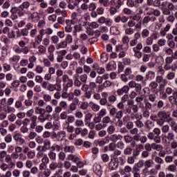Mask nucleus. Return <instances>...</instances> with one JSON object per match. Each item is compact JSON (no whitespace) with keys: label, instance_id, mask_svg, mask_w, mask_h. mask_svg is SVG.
Listing matches in <instances>:
<instances>
[{"label":"nucleus","instance_id":"6","mask_svg":"<svg viewBox=\"0 0 177 177\" xmlns=\"http://www.w3.org/2000/svg\"><path fill=\"white\" fill-rule=\"evenodd\" d=\"M156 82L158 84H160L159 85V91H160V92H161V88H165V86H167V85L168 84V80L164 79V77L161 75H158L156 77ZM161 82H162V84H161Z\"/></svg>","mask_w":177,"mask_h":177},{"label":"nucleus","instance_id":"62","mask_svg":"<svg viewBox=\"0 0 177 177\" xmlns=\"http://www.w3.org/2000/svg\"><path fill=\"white\" fill-rule=\"evenodd\" d=\"M88 35L86 33H81L80 35V39L84 42L86 40H88Z\"/></svg>","mask_w":177,"mask_h":177},{"label":"nucleus","instance_id":"27","mask_svg":"<svg viewBox=\"0 0 177 177\" xmlns=\"http://www.w3.org/2000/svg\"><path fill=\"white\" fill-rule=\"evenodd\" d=\"M51 171L49 169L38 173V177H50Z\"/></svg>","mask_w":177,"mask_h":177},{"label":"nucleus","instance_id":"36","mask_svg":"<svg viewBox=\"0 0 177 177\" xmlns=\"http://www.w3.org/2000/svg\"><path fill=\"white\" fill-rule=\"evenodd\" d=\"M37 134L35 131H30L29 134L25 137L26 140H34L35 138H37Z\"/></svg>","mask_w":177,"mask_h":177},{"label":"nucleus","instance_id":"5","mask_svg":"<svg viewBox=\"0 0 177 177\" xmlns=\"http://www.w3.org/2000/svg\"><path fill=\"white\" fill-rule=\"evenodd\" d=\"M173 88L174 87L172 86H167L166 87L165 91H160V99H162V100H167V99H168V96H171V95H172Z\"/></svg>","mask_w":177,"mask_h":177},{"label":"nucleus","instance_id":"29","mask_svg":"<svg viewBox=\"0 0 177 177\" xmlns=\"http://www.w3.org/2000/svg\"><path fill=\"white\" fill-rule=\"evenodd\" d=\"M46 116L45 118V115H39L37 117L38 121L40 122L41 124H44V122H45V121H46V120H49V118H50V114H46Z\"/></svg>","mask_w":177,"mask_h":177},{"label":"nucleus","instance_id":"4","mask_svg":"<svg viewBox=\"0 0 177 177\" xmlns=\"http://www.w3.org/2000/svg\"><path fill=\"white\" fill-rule=\"evenodd\" d=\"M109 115L111 117H115L117 120H121L124 115V112L122 111H119L115 106H112L111 109H109Z\"/></svg>","mask_w":177,"mask_h":177},{"label":"nucleus","instance_id":"16","mask_svg":"<svg viewBox=\"0 0 177 177\" xmlns=\"http://www.w3.org/2000/svg\"><path fill=\"white\" fill-rule=\"evenodd\" d=\"M15 102V98L10 97L8 99L7 101V106L8 109V113H15L16 111V109L10 106H12V103Z\"/></svg>","mask_w":177,"mask_h":177},{"label":"nucleus","instance_id":"49","mask_svg":"<svg viewBox=\"0 0 177 177\" xmlns=\"http://www.w3.org/2000/svg\"><path fill=\"white\" fill-rule=\"evenodd\" d=\"M150 35V31L148 29H143L141 32L142 38H147Z\"/></svg>","mask_w":177,"mask_h":177},{"label":"nucleus","instance_id":"42","mask_svg":"<svg viewBox=\"0 0 177 177\" xmlns=\"http://www.w3.org/2000/svg\"><path fill=\"white\" fill-rule=\"evenodd\" d=\"M20 60V55H13L9 59L10 63H19V61Z\"/></svg>","mask_w":177,"mask_h":177},{"label":"nucleus","instance_id":"40","mask_svg":"<svg viewBox=\"0 0 177 177\" xmlns=\"http://www.w3.org/2000/svg\"><path fill=\"white\" fill-rule=\"evenodd\" d=\"M149 86L152 92H156V91H157V88H158V83L156 82V81H152L149 84Z\"/></svg>","mask_w":177,"mask_h":177},{"label":"nucleus","instance_id":"7","mask_svg":"<svg viewBox=\"0 0 177 177\" xmlns=\"http://www.w3.org/2000/svg\"><path fill=\"white\" fill-rule=\"evenodd\" d=\"M40 19L39 12L37 11L30 13L28 17V20H30L32 23H38Z\"/></svg>","mask_w":177,"mask_h":177},{"label":"nucleus","instance_id":"20","mask_svg":"<svg viewBox=\"0 0 177 177\" xmlns=\"http://www.w3.org/2000/svg\"><path fill=\"white\" fill-rule=\"evenodd\" d=\"M39 34L42 35H52L53 34V29L51 28H46V29H41Z\"/></svg>","mask_w":177,"mask_h":177},{"label":"nucleus","instance_id":"30","mask_svg":"<svg viewBox=\"0 0 177 177\" xmlns=\"http://www.w3.org/2000/svg\"><path fill=\"white\" fill-rule=\"evenodd\" d=\"M124 75L127 76L129 75V80H133L135 78V75L132 74V69L131 68H127L124 70Z\"/></svg>","mask_w":177,"mask_h":177},{"label":"nucleus","instance_id":"47","mask_svg":"<svg viewBox=\"0 0 177 177\" xmlns=\"http://www.w3.org/2000/svg\"><path fill=\"white\" fill-rule=\"evenodd\" d=\"M126 35H133L135 29L133 27H129L124 30Z\"/></svg>","mask_w":177,"mask_h":177},{"label":"nucleus","instance_id":"43","mask_svg":"<svg viewBox=\"0 0 177 177\" xmlns=\"http://www.w3.org/2000/svg\"><path fill=\"white\" fill-rule=\"evenodd\" d=\"M44 35L39 33V35L36 36V37L35 38V41L37 43V45H40L41 42H42L44 39Z\"/></svg>","mask_w":177,"mask_h":177},{"label":"nucleus","instance_id":"41","mask_svg":"<svg viewBox=\"0 0 177 177\" xmlns=\"http://www.w3.org/2000/svg\"><path fill=\"white\" fill-rule=\"evenodd\" d=\"M55 48L57 50H59V49H64L65 48H67V42L63 41L61 43L56 44Z\"/></svg>","mask_w":177,"mask_h":177},{"label":"nucleus","instance_id":"8","mask_svg":"<svg viewBox=\"0 0 177 177\" xmlns=\"http://www.w3.org/2000/svg\"><path fill=\"white\" fill-rule=\"evenodd\" d=\"M171 95L168 97L169 102L171 104H177V88L173 87Z\"/></svg>","mask_w":177,"mask_h":177},{"label":"nucleus","instance_id":"38","mask_svg":"<svg viewBox=\"0 0 177 177\" xmlns=\"http://www.w3.org/2000/svg\"><path fill=\"white\" fill-rule=\"evenodd\" d=\"M44 145L42 146V150L46 151L50 149V140H45L44 142Z\"/></svg>","mask_w":177,"mask_h":177},{"label":"nucleus","instance_id":"3","mask_svg":"<svg viewBox=\"0 0 177 177\" xmlns=\"http://www.w3.org/2000/svg\"><path fill=\"white\" fill-rule=\"evenodd\" d=\"M62 82H64V91L65 92H67L69 88H73V85H74V82L70 79L68 75L62 76Z\"/></svg>","mask_w":177,"mask_h":177},{"label":"nucleus","instance_id":"35","mask_svg":"<svg viewBox=\"0 0 177 177\" xmlns=\"http://www.w3.org/2000/svg\"><path fill=\"white\" fill-rule=\"evenodd\" d=\"M156 21V17H145L142 19V24H148V23H150V21Z\"/></svg>","mask_w":177,"mask_h":177},{"label":"nucleus","instance_id":"11","mask_svg":"<svg viewBox=\"0 0 177 177\" xmlns=\"http://www.w3.org/2000/svg\"><path fill=\"white\" fill-rule=\"evenodd\" d=\"M24 100V95H21L19 97L18 100L15 101L14 106L15 109H17V110H21V109H23Z\"/></svg>","mask_w":177,"mask_h":177},{"label":"nucleus","instance_id":"18","mask_svg":"<svg viewBox=\"0 0 177 177\" xmlns=\"http://www.w3.org/2000/svg\"><path fill=\"white\" fill-rule=\"evenodd\" d=\"M80 80L83 84L82 88H85L86 90L88 89V86L86 84V81H88V75L82 74L80 76Z\"/></svg>","mask_w":177,"mask_h":177},{"label":"nucleus","instance_id":"31","mask_svg":"<svg viewBox=\"0 0 177 177\" xmlns=\"http://www.w3.org/2000/svg\"><path fill=\"white\" fill-rule=\"evenodd\" d=\"M160 169H161L160 168V166L158 165H155L154 168H152L149 170V175H151V176H154V175H157L158 174V171H160Z\"/></svg>","mask_w":177,"mask_h":177},{"label":"nucleus","instance_id":"2","mask_svg":"<svg viewBox=\"0 0 177 177\" xmlns=\"http://www.w3.org/2000/svg\"><path fill=\"white\" fill-rule=\"evenodd\" d=\"M41 86L43 89H46V91H48V92H55V91L60 92V91H62V86L60 84H57V88H56V84L49 83L48 81L43 82Z\"/></svg>","mask_w":177,"mask_h":177},{"label":"nucleus","instance_id":"45","mask_svg":"<svg viewBox=\"0 0 177 177\" xmlns=\"http://www.w3.org/2000/svg\"><path fill=\"white\" fill-rule=\"evenodd\" d=\"M64 151H65V153H74L75 149L73 146H66L64 148Z\"/></svg>","mask_w":177,"mask_h":177},{"label":"nucleus","instance_id":"10","mask_svg":"<svg viewBox=\"0 0 177 177\" xmlns=\"http://www.w3.org/2000/svg\"><path fill=\"white\" fill-rule=\"evenodd\" d=\"M158 118H160L162 120H166V121L169 120L171 118V115L169 114V112L167 111H159L158 112Z\"/></svg>","mask_w":177,"mask_h":177},{"label":"nucleus","instance_id":"9","mask_svg":"<svg viewBox=\"0 0 177 177\" xmlns=\"http://www.w3.org/2000/svg\"><path fill=\"white\" fill-rule=\"evenodd\" d=\"M129 88H135V91L137 93H142V84L136 83L135 81H131L128 84Z\"/></svg>","mask_w":177,"mask_h":177},{"label":"nucleus","instance_id":"34","mask_svg":"<svg viewBox=\"0 0 177 177\" xmlns=\"http://www.w3.org/2000/svg\"><path fill=\"white\" fill-rule=\"evenodd\" d=\"M93 68L94 70H96L98 74H104V71H106L104 68L99 66V65L97 64L93 65Z\"/></svg>","mask_w":177,"mask_h":177},{"label":"nucleus","instance_id":"56","mask_svg":"<svg viewBox=\"0 0 177 177\" xmlns=\"http://www.w3.org/2000/svg\"><path fill=\"white\" fill-rule=\"evenodd\" d=\"M96 3H94V2H92V3H90L89 5H88V10L89 12H92V11H95L96 10Z\"/></svg>","mask_w":177,"mask_h":177},{"label":"nucleus","instance_id":"58","mask_svg":"<svg viewBox=\"0 0 177 177\" xmlns=\"http://www.w3.org/2000/svg\"><path fill=\"white\" fill-rule=\"evenodd\" d=\"M28 127L27 126H21L20 128V132L24 135L28 133Z\"/></svg>","mask_w":177,"mask_h":177},{"label":"nucleus","instance_id":"33","mask_svg":"<svg viewBox=\"0 0 177 177\" xmlns=\"http://www.w3.org/2000/svg\"><path fill=\"white\" fill-rule=\"evenodd\" d=\"M31 3L28 1H24L21 5L19 6V9L20 10H24V9H28L30 6Z\"/></svg>","mask_w":177,"mask_h":177},{"label":"nucleus","instance_id":"61","mask_svg":"<svg viewBox=\"0 0 177 177\" xmlns=\"http://www.w3.org/2000/svg\"><path fill=\"white\" fill-rule=\"evenodd\" d=\"M135 124L137 127V128H143V127H145V124H143V122H142V120H140V119H138L135 122Z\"/></svg>","mask_w":177,"mask_h":177},{"label":"nucleus","instance_id":"39","mask_svg":"<svg viewBox=\"0 0 177 177\" xmlns=\"http://www.w3.org/2000/svg\"><path fill=\"white\" fill-rule=\"evenodd\" d=\"M150 118V111L147 109L142 110V115H140V118Z\"/></svg>","mask_w":177,"mask_h":177},{"label":"nucleus","instance_id":"44","mask_svg":"<svg viewBox=\"0 0 177 177\" xmlns=\"http://www.w3.org/2000/svg\"><path fill=\"white\" fill-rule=\"evenodd\" d=\"M67 160H68V161H73V162H77L79 160V158L75 155L69 154L67 156Z\"/></svg>","mask_w":177,"mask_h":177},{"label":"nucleus","instance_id":"17","mask_svg":"<svg viewBox=\"0 0 177 177\" xmlns=\"http://www.w3.org/2000/svg\"><path fill=\"white\" fill-rule=\"evenodd\" d=\"M66 2L68 3V8L71 10H74L75 6H78V2L76 0H66Z\"/></svg>","mask_w":177,"mask_h":177},{"label":"nucleus","instance_id":"24","mask_svg":"<svg viewBox=\"0 0 177 177\" xmlns=\"http://www.w3.org/2000/svg\"><path fill=\"white\" fill-rule=\"evenodd\" d=\"M80 103V99L75 97L73 102L70 104L69 109L71 111H74L77 109V104Z\"/></svg>","mask_w":177,"mask_h":177},{"label":"nucleus","instance_id":"37","mask_svg":"<svg viewBox=\"0 0 177 177\" xmlns=\"http://www.w3.org/2000/svg\"><path fill=\"white\" fill-rule=\"evenodd\" d=\"M110 31L113 35H120V34H121V32L118 30V27L115 26H111Z\"/></svg>","mask_w":177,"mask_h":177},{"label":"nucleus","instance_id":"48","mask_svg":"<svg viewBox=\"0 0 177 177\" xmlns=\"http://www.w3.org/2000/svg\"><path fill=\"white\" fill-rule=\"evenodd\" d=\"M106 131L109 135H113V133L115 132V126L109 125L106 129Z\"/></svg>","mask_w":177,"mask_h":177},{"label":"nucleus","instance_id":"55","mask_svg":"<svg viewBox=\"0 0 177 177\" xmlns=\"http://www.w3.org/2000/svg\"><path fill=\"white\" fill-rule=\"evenodd\" d=\"M39 55H44L46 52V48L43 45H39L37 48Z\"/></svg>","mask_w":177,"mask_h":177},{"label":"nucleus","instance_id":"63","mask_svg":"<svg viewBox=\"0 0 177 177\" xmlns=\"http://www.w3.org/2000/svg\"><path fill=\"white\" fill-rule=\"evenodd\" d=\"M176 6L174 4V3L172 2H169L167 3V8L171 11V12H174V10H175L176 9Z\"/></svg>","mask_w":177,"mask_h":177},{"label":"nucleus","instance_id":"13","mask_svg":"<svg viewBox=\"0 0 177 177\" xmlns=\"http://www.w3.org/2000/svg\"><path fill=\"white\" fill-rule=\"evenodd\" d=\"M100 3H102L104 8H109L115 5V0H99Z\"/></svg>","mask_w":177,"mask_h":177},{"label":"nucleus","instance_id":"59","mask_svg":"<svg viewBox=\"0 0 177 177\" xmlns=\"http://www.w3.org/2000/svg\"><path fill=\"white\" fill-rule=\"evenodd\" d=\"M65 42H66V45H68V44H73V35H67L65 38Z\"/></svg>","mask_w":177,"mask_h":177},{"label":"nucleus","instance_id":"14","mask_svg":"<svg viewBox=\"0 0 177 177\" xmlns=\"http://www.w3.org/2000/svg\"><path fill=\"white\" fill-rule=\"evenodd\" d=\"M109 139L111 142H113V143H117L118 140H122V139H124V136L121 134H111Z\"/></svg>","mask_w":177,"mask_h":177},{"label":"nucleus","instance_id":"23","mask_svg":"<svg viewBox=\"0 0 177 177\" xmlns=\"http://www.w3.org/2000/svg\"><path fill=\"white\" fill-rule=\"evenodd\" d=\"M73 29V37H78V32H81V31H82V26L81 25H75Z\"/></svg>","mask_w":177,"mask_h":177},{"label":"nucleus","instance_id":"32","mask_svg":"<svg viewBox=\"0 0 177 177\" xmlns=\"http://www.w3.org/2000/svg\"><path fill=\"white\" fill-rule=\"evenodd\" d=\"M154 161L156 163V165H158L159 168L161 169V165L164 164V159L160 158V156H155Z\"/></svg>","mask_w":177,"mask_h":177},{"label":"nucleus","instance_id":"50","mask_svg":"<svg viewBox=\"0 0 177 177\" xmlns=\"http://www.w3.org/2000/svg\"><path fill=\"white\" fill-rule=\"evenodd\" d=\"M156 77V73L153 71H149L146 74V80H153Z\"/></svg>","mask_w":177,"mask_h":177},{"label":"nucleus","instance_id":"15","mask_svg":"<svg viewBox=\"0 0 177 177\" xmlns=\"http://www.w3.org/2000/svg\"><path fill=\"white\" fill-rule=\"evenodd\" d=\"M118 165H119L118 161H117V160L115 159L111 158L109 164V168L111 171H115V169L118 168Z\"/></svg>","mask_w":177,"mask_h":177},{"label":"nucleus","instance_id":"26","mask_svg":"<svg viewBox=\"0 0 177 177\" xmlns=\"http://www.w3.org/2000/svg\"><path fill=\"white\" fill-rule=\"evenodd\" d=\"M35 113L39 115H43L46 114V111H45V109L41 108V106H36L35 108Z\"/></svg>","mask_w":177,"mask_h":177},{"label":"nucleus","instance_id":"52","mask_svg":"<svg viewBox=\"0 0 177 177\" xmlns=\"http://www.w3.org/2000/svg\"><path fill=\"white\" fill-rule=\"evenodd\" d=\"M167 122H168V124H169L171 129L175 127V125L177 124L176 122L175 121V120L174 118H172L171 117H170L169 118V120H167Z\"/></svg>","mask_w":177,"mask_h":177},{"label":"nucleus","instance_id":"12","mask_svg":"<svg viewBox=\"0 0 177 177\" xmlns=\"http://www.w3.org/2000/svg\"><path fill=\"white\" fill-rule=\"evenodd\" d=\"M93 172L95 175H97V176H102V173L103 172V170L102 169V165L95 163L93 167Z\"/></svg>","mask_w":177,"mask_h":177},{"label":"nucleus","instance_id":"1","mask_svg":"<svg viewBox=\"0 0 177 177\" xmlns=\"http://www.w3.org/2000/svg\"><path fill=\"white\" fill-rule=\"evenodd\" d=\"M142 15L137 13L130 17V20L127 23L123 24L122 28L127 30L129 27H134L135 30H142Z\"/></svg>","mask_w":177,"mask_h":177},{"label":"nucleus","instance_id":"25","mask_svg":"<svg viewBox=\"0 0 177 177\" xmlns=\"http://www.w3.org/2000/svg\"><path fill=\"white\" fill-rule=\"evenodd\" d=\"M66 136V131H60L57 132V140L58 142H62V140H64V138Z\"/></svg>","mask_w":177,"mask_h":177},{"label":"nucleus","instance_id":"19","mask_svg":"<svg viewBox=\"0 0 177 177\" xmlns=\"http://www.w3.org/2000/svg\"><path fill=\"white\" fill-rule=\"evenodd\" d=\"M129 86H124L122 88H119L117 91V93L118 96H122L124 93H128L129 92Z\"/></svg>","mask_w":177,"mask_h":177},{"label":"nucleus","instance_id":"28","mask_svg":"<svg viewBox=\"0 0 177 177\" xmlns=\"http://www.w3.org/2000/svg\"><path fill=\"white\" fill-rule=\"evenodd\" d=\"M90 104V107L91 109V110H93L94 111V113H97V111H99V110H100V106L93 102H91L89 103Z\"/></svg>","mask_w":177,"mask_h":177},{"label":"nucleus","instance_id":"22","mask_svg":"<svg viewBox=\"0 0 177 177\" xmlns=\"http://www.w3.org/2000/svg\"><path fill=\"white\" fill-rule=\"evenodd\" d=\"M62 164L58 163L57 162H53L49 165V168L50 171H55L57 168H62Z\"/></svg>","mask_w":177,"mask_h":177},{"label":"nucleus","instance_id":"46","mask_svg":"<svg viewBox=\"0 0 177 177\" xmlns=\"http://www.w3.org/2000/svg\"><path fill=\"white\" fill-rule=\"evenodd\" d=\"M153 164H154V161H153L151 159L147 160L144 162L145 168H151V167H153Z\"/></svg>","mask_w":177,"mask_h":177},{"label":"nucleus","instance_id":"60","mask_svg":"<svg viewBox=\"0 0 177 177\" xmlns=\"http://www.w3.org/2000/svg\"><path fill=\"white\" fill-rule=\"evenodd\" d=\"M166 78H167V80H169V81H172V80H174V78H175V73L174 72H169L166 75Z\"/></svg>","mask_w":177,"mask_h":177},{"label":"nucleus","instance_id":"64","mask_svg":"<svg viewBox=\"0 0 177 177\" xmlns=\"http://www.w3.org/2000/svg\"><path fill=\"white\" fill-rule=\"evenodd\" d=\"M48 157H49L50 160H53V161H55L56 157H57L56 153H55L53 151H50L48 153Z\"/></svg>","mask_w":177,"mask_h":177},{"label":"nucleus","instance_id":"57","mask_svg":"<svg viewBox=\"0 0 177 177\" xmlns=\"http://www.w3.org/2000/svg\"><path fill=\"white\" fill-rule=\"evenodd\" d=\"M43 99H44V102L48 103V102L52 101V96L50 95H49V94H44L43 95Z\"/></svg>","mask_w":177,"mask_h":177},{"label":"nucleus","instance_id":"53","mask_svg":"<svg viewBox=\"0 0 177 177\" xmlns=\"http://www.w3.org/2000/svg\"><path fill=\"white\" fill-rule=\"evenodd\" d=\"M143 80H145V77L141 75H137L136 76V81H137V82H142V84L145 85L146 82L143 81Z\"/></svg>","mask_w":177,"mask_h":177},{"label":"nucleus","instance_id":"54","mask_svg":"<svg viewBox=\"0 0 177 177\" xmlns=\"http://www.w3.org/2000/svg\"><path fill=\"white\" fill-rule=\"evenodd\" d=\"M123 139H124L125 143H131L132 140H133V137L129 135H126L123 136Z\"/></svg>","mask_w":177,"mask_h":177},{"label":"nucleus","instance_id":"51","mask_svg":"<svg viewBox=\"0 0 177 177\" xmlns=\"http://www.w3.org/2000/svg\"><path fill=\"white\" fill-rule=\"evenodd\" d=\"M165 138L169 140H175V133L174 132H169L167 136H165Z\"/></svg>","mask_w":177,"mask_h":177},{"label":"nucleus","instance_id":"21","mask_svg":"<svg viewBox=\"0 0 177 177\" xmlns=\"http://www.w3.org/2000/svg\"><path fill=\"white\" fill-rule=\"evenodd\" d=\"M13 138L14 140H15V142H19L20 145H23L24 142H26V140L21 137V134H20V133L15 134Z\"/></svg>","mask_w":177,"mask_h":177}]
</instances>
